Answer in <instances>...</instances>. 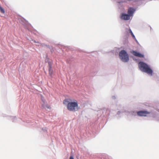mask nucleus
Here are the masks:
<instances>
[{"label":"nucleus","instance_id":"f257e3e1","mask_svg":"<svg viewBox=\"0 0 159 159\" xmlns=\"http://www.w3.org/2000/svg\"><path fill=\"white\" fill-rule=\"evenodd\" d=\"M139 67L142 71L146 73L151 75H152V70L146 64L143 62H140L139 63Z\"/></svg>","mask_w":159,"mask_h":159},{"label":"nucleus","instance_id":"f03ea898","mask_svg":"<svg viewBox=\"0 0 159 159\" xmlns=\"http://www.w3.org/2000/svg\"><path fill=\"white\" fill-rule=\"evenodd\" d=\"M119 55L121 59L124 62H127L129 60L128 54L124 50H121L119 53Z\"/></svg>","mask_w":159,"mask_h":159},{"label":"nucleus","instance_id":"7ed1b4c3","mask_svg":"<svg viewBox=\"0 0 159 159\" xmlns=\"http://www.w3.org/2000/svg\"><path fill=\"white\" fill-rule=\"evenodd\" d=\"M79 109L77 102H70V111H75Z\"/></svg>","mask_w":159,"mask_h":159},{"label":"nucleus","instance_id":"20e7f679","mask_svg":"<svg viewBox=\"0 0 159 159\" xmlns=\"http://www.w3.org/2000/svg\"><path fill=\"white\" fill-rule=\"evenodd\" d=\"M150 113V112L145 111H140L137 112L138 115L139 116H146Z\"/></svg>","mask_w":159,"mask_h":159},{"label":"nucleus","instance_id":"39448f33","mask_svg":"<svg viewBox=\"0 0 159 159\" xmlns=\"http://www.w3.org/2000/svg\"><path fill=\"white\" fill-rule=\"evenodd\" d=\"M130 17L128 14L122 13L121 15L120 18L122 20H127L130 19Z\"/></svg>","mask_w":159,"mask_h":159},{"label":"nucleus","instance_id":"423d86ee","mask_svg":"<svg viewBox=\"0 0 159 159\" xmlns=\"http://www.w3.org/2000/svg\"><path fill=\"white\" fill-rule=\"evenodd\" d=\"M131 52L136 57L140 58L144 57V55L143 54H142L140 53L137 52V51H132Z\"/></svg>","mask_w":159,"mask_h":159},{"label":"nucleus","instance_id":"0eeeda50","mask_svg":"<svg viewBox=\"0 0 159 159\" xmlns=\"http://www.w3.org/2000/svg\"><path fill=\"white\" fill-rule=\"evenodd\" d=\"M135 11V10L132 7H129L128 10V14L130 16H133V14Z\"/></svg>","mask_w":159,"mask_h":159},{"label":"nucleus","instance_id":"6e6552de","mask_svg":"<svg viewBox=\"0 0 159 159\" xmlns=\"http://www.w3.org/2000/svg\"><path fill=\"white\" fill-rule=\"evenodd\" d=\"M63 103L64 105H67V107L68 110H70V107H69V104H70V102L69 100L68 99H65L63 102Z\"/></svg>","mask_w":159,"mask_h":159},{"label":"nucleus","instance_id":"1a4fd4ad","mask_svg":"<svg viewBox=\"0 0 159 159\" xmlns=\"http://www.w3.org/2000/svg\"><path fill=\"white\" fill-rule=\"evenodd\" d=\"M48 64L49 66V74L51 76L52 75L53 73L52 70V69L51 65L50 62L48 63Z\"/></svg>","mask_w":159,"mask_h":159},{"label":"nucleus","instance_id":"9d476101","mask_svg":"<svg viewBox=\"0 0 159 159\" xmlns=\"http://www.w3.org/2000/svg\"><path fill=\"white\" fill-rule=\"evenodd\" d=\"M129 32L130 33V34H131V35H132V37H133V38L134 39H136V38L130 29H129Z\"/></svg>","mask_w":159,"mask_h":159},{"label":"nucleus","instance_id":"9b49d317","mask_svg":"<svg viewBox=\"0 0 159 159\" xmlns=\"http://www.w3.org/2000/svg\"><path fill=\"white\" fill-rule=\"evenodd\" d=\"M70 159H74V158L72 157H70Z\"/></svg>","mask_w":159,"mask_h":159},{"label":"nucleus","instance_id":"f8f14e48","mask_svg":"<svg viewBox=\"0 0 159 159\" xmlns=\"http://www.w3.org/2000/svg\"><path fill=\"white\" fill-rule=\"evenodd\" d=\"M48 107V108H49V107Z\"/></svg>","mask_w":159,"mask_h":159}]
</instances>
